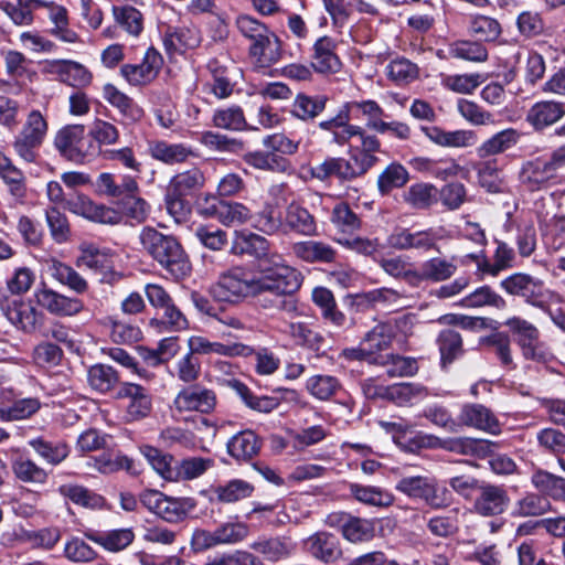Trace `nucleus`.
Segmentation results:
<instances>
[{"label": "nucleus", "mask_w": 565, "mask_h": 565, "mask_svg": "<svg viewBox=\"0 0 565 565\" xmlns=\"http://www.w3.org/2000/svg\"><path fill=\"white\" fill-rule=\"evenodd\" d=\"M301 284V274L289 266L264 269V275L259 278L243 267H233L218 277L211 291L220 301L235 302L263 291H297Z\"/></svg>", "instance_id": "nucleus-1"}, {"label": "nucleus", "mask_w": 565, "mask_h": 565, "mask_svg": "<svg viewBox=\"0 0 565 565\" xmlns=\"http://www.w3.org/2000/svg\"><path fill=\"white\" fill-rule=\"evenodd\" d=\"M139 242L142 252L174 278H182L190 273L188 255L175 236L145 226L140 231Z\"/></svg>", "instance_id": "nucleus-2"}, {"label": "nucleus", "mask_w": 565, "mask_h": 565, "mask_svg": "<svg viewBox=\"0 0 565 565\" xmlns=\"http://www.w3.org/2000/svg\"><path fill=\"white\" fill-rule=\"evenodd\" d=\"M235 26L248 44V55L254 64L267 68L279 62L281 57V41L269 26L246 13L238 14Z\"/></svg>", "instance_id": "nucleus-3"}, {"label": "nucleus", "mask_w": 565, "mask_h": 565, "mask_svg": "<svg viewBox=\"0 0 565 565\" xmlns=\"http://www.w3.org/2000/svg\"><path fill=\"white\" fill-rule=\"evenodd\" d=\"M140 501L150 512L170 523L183 521L196 505L191 498L168 497L157 490L142 492Z\"/></svg>", "instance_id": "nucleus-4"}, {"label": "nucleus", "mask_w": 565, "mask_h": 565, "mask_svg": "<svg viewBox=\"0 0 565 565\" xmlns=\"http://www.w3.org/2000/svg\"><path fill=\"white\" fill-rule=\"evenodd\" d=\"M500 287L508 295L520 297L533 307L546 310L551 292L544 282L529 274L515 273L500 281Z\"/></svg>", "instance_id": "nucleus-5"}, {"label": "nucleus", "mask_w": 565, "mask_h": 565, "mask_svg": "<svg viewBox=\"0 0 565 565\" xmlns=\"http://www.w3.org/2000/svg\"><path fill=\"white\" fill-rule=\"evenodd\" d=\"M54 145L62 156L76 163L90 160L99 151L98 147L85 137L83 125H71L61 129Z\"/></svg>", "instance_id": "nucleus-6"}, {"label": "nucleus", "mask_w": 565, "mask_h": 565, "mask_svg": "<svg viewBox=\"0 0 565 565\" xmlns=\"http://www.w3.org/2000/svg\"><path fill=\"white\" fill-rule=\"evenodd\" d=\"M395 489L412 499H420L433 508L448 504L447 489H440L437 481L428 476H408L398 480Z\"/></svg>", "instance_id": "nucleus-7"}, {"label": "nucleus", "mask_w": 565, "mask_h": 565, "mask_svg": "<svg viewBox=\"0 0 565 565\" xmlns=\"http://www.w3.org/2000/svg\"><path fill=\"white\" fill-rule=\"evenodd\" d=\"M504 324L514 335L522 354L526 360H544L543 344L540 341V331L531 322L520 317L509 318Z\"/></svg>", "instance_id": "nucleus-8"}, {"label": "nucleus", "mask_w": 565, "mask_h": 565, "mask_svg": "<svg viewBox=\"0 0 565 565\" xmlns=\"http://www.w3.org/2000/svg\"><path fill=\"white\" fill-rule=\"evenodd\" d=\"M234 250L239 254H248L263 264L264 269H273L281 264V256L277 253H271L268 241L255 233H238L234 242Z\"/></svg>", "instance_id": "nucleus-9"}, {"label": "nucleus", "mask_w": 565, "mask_h": 565, "mask_svg": "<svg viewBox=\"0 0 565 565\" xmlns=\"http://www.w3.org/2000/svg\"><path fill=\"white\" fill-rule=\"evenodd\" d=\"M34 297L40 307L56 317H73L84 310L81 299L60 294L45 284L35 290Z\"/></svg>", "instance_id": "nucleus-10"}, {"label": "nucleus", "mask_w": 565, "mask_h": 565, "mask_svg": "<svg viewBox=\"0 0 565 565\" xmlns=\"http://www.w3.org/2000/svg\"><path fill=\"white\" fill-rule=\"evenodd\" d=\"M458 423L494 436L502 431V424L497 415L487 406L478 403L465 404L458 415Z\"/></svg>", "instance_id": "nucleus-11"}, {"label": "nucleus", "mask_w": 565, "mask_h": 565, "mask_svg": "<svg viewBox=\"0 0 565 565\" xmlns=\"http://www.w3.org/2000/svg\"><path fill=\"white\" fill-rule=\"evenodd\" d=\"M115 397L129 401L126 406V415L130 420L145 418L151 412V396L148 390L139 384L122 382L116 391Z\"/></svg>", "instance_id": "nucleus-12"}, {"label": "nucleus", "mask_w": 565, "mask_h": 565, "mask_svg": "<svg viewBox=\"0 0 565 565\" xmlns=\"http://www.w3.org/2000/svg\"><path fill=\"white\" fill-rule=\"evenodd\" d=\"M188 347L194 354H217L227 358L252 356L254 348L241 342H214L202 335H192L188 340Z\"/></svg>", "instance_id": "nucleus-13"}, {"label": "nucleus", "mask_w": 565, "mask_h": 565, "mask_svg": "<svg viewBox=\"0 0 565 565\" xmlns=\"http://www.w3.org/2000/svg\"><path fill=\"white\" fill-rule=\"evenodd\" d=\"M162 63L161 54L149 47L141 64H125L120 68V74L131 85H143L156 78Z\"/></svg>", "instance_id": "nucleus-14"}, {"label": "nucleus", "mask_w": 565, "mask_h": 565, "mask_svg": "<svg viewBox=\"0 0 565 565\" xmlns=\"http://www.w3.org/2000/svg\"><path fill=\"white\" fill-rule=\"evenodd\" d=\"M557 177L548 159L535 158L524 162L519 173L521 184L531 192L547 186L551 180Z\"/></svg>", "instance_id": "nucleus-15"}, {"label": "nucleus", "mask_w": 565, "mask_h": 565, "mask_svg": "<svg viewBox=\"0 0 565 565\" xmlns=\"http://www.w3.org/2000/svg\"><path fill=\"white\" fill-rule=\"evenodd\" d=\"M510 502L507 490L502 486L481 484L473 508L477 513L484 516L501 514Z\"/></svg>", "instance_id": "nucleus-16"}, {"label": "nucleus", "mask_w": 565, "mask_h": 565, "mask_svg": "<svg viewBox=\"0 0 565 565\" xmlns=\"http://www.w3.org/2000/svg\"><path fill=\"white\" fill-rule=\"evenodd\" d=\"M215 393L200 385H192L182 390L174 399V405L180 412L196 411L210 413L215 407Z\"/></svg>", "instance_id": "nucleus-17"}, {"label": "nucleus", "mask_w": 565, "mask_h": 565, "mask_svg": "<svg viewBox=\"0 0 565 565\" xmlns=\"http://www.w3.org/2000/svg\"><path fill=\"white\" fill-rule=\"evenodd\" d=\"M337 43L330 36H320L312 45L311 67L318 73H337L341 62L335 53Z\"/></svg>", "instance_id": "nucleus-18"}, {"label": "nucleus", "mask_w": 565, "mask_h": 565, "mask_svg": "<svg viewBox=\"0 0 565 565\" xmlns=\"http://www.w3.org/2000/svg\"><path fill=\"white\" fill-rule=\"evenodd\" d=\"M396 322H381L367 331L362 341L371 355L373 363L377 364L381 361L380 352L387 350L396 335Z\"/></svg>", "instance_id": "nucleus-19"}, {"label": "nucleus", "mask_w": 565, "mask_h": 565, "mask_svg": "<svg viewBox=\"0 0 565 565\" xmlns=\"http://www.w3.org/2000/svg\"><path fill=\"white\" fill-rule=\"evenodd\" d=\"M305 546L312 557L323 563L335 562L342 555L338 537L328 532L312 534L306 540Z\"/></svg>", "instance_id": "nucleus-20"}, {"label": "nucleus", "mask_w": 565, "mask_h": 565, "mask_svg": "<svg viewBox=\"0 0 565 565\" xmlns=\"http://www.w3.org/2000/svg\"><path fill=\"white\" fill-rule=\"evenodd\" d=\"M70 205L72 212L93 222L115 225L121 221L119 212L103 204H97L86 196H78L76 200L71 201Z\"/></svg>", "instance_id": "nucleus-21"}, {"label": "nucleus", "mask_w": 565, "mask_h": 565, "mask_svg": "<svg viewBox=\"0 0 565 565\" xmlns=\"http://www.w3.org/2000/svg\"><path fill=\"white\" fill-rule=\"evenodd\" d=\"M424 135L435 145L447 148H467L477 143V135L472 130L447 131L438 126L422 127Z\"/></svg>", "instance_id": "nucleus-22"}, {"label": "nucleus", "mask_w": 565, "mask_h": 565, "mask_svg": "<svg viewBox=\"0 0 565 565\" xmlns=\"http://www.w3.org/2000/svg\"><path fill=\"white\" fill-rule=\"evenodd\" d=\"M38 7L47 9V17L52 23L50 29L51 35L64 43H75L78 41L77 33L70 28L68 11L65 7L43 0L38 1Z\"/></svg>", "instance_id": "nucleus-23"}, {"label": "nucleus", "mask_w": 565, "mask_h": 565, "mask_svg": "<svg viewBox=\"0 0 565 565\" xmlns=\"http://www.w3.org/2000/svg\"><path fill=\"white\" fill-rule=\"evenodd\" d=\"M388 245L399 250H429L436 246V236L431 230L411 232L402 228L388 236Z\"/></svg>", "instance_id": "nucleus-24"}, {"label": "nucleus", "mask_w": 565, "mask_h": 565, "mask_svg": "<svg viewBox=\"0 0 565 565\" xmlns=\"http://www.w3.org/2000/svg\"><path fill=\"white\" fill-rule=\"evenodd\" d=\"M76 265L96 273H107L114 267V254L108 248H99L94 244L83 243Z\"/></svg>", "instance_id": "nucleus-25"}, {"label": "nucleus", "mask_w": 565, "mask_h": 565, "mask_svg": "<svg viewBox=\"0 0 565 565\" xmlns=\"http://www.w3.org/2000/svg\"><path fill=\"white\" fill-rule=\"evenodd\" d=\"M3 312L8 320L24 332H32L38 323V310L21 298H13L3 308Z\"/></svg>", "instance_id": "nucleus-26"}, {"label": "nucleus", "mask_w": 565, "mask_h": 565, "mask_svg": "<svg viewBox=\"0 0 565 565\" xmlns=\"http://www.w3.org/2000/svg\"><path fill=\"white\" fill-rule=\"evenodd\" d=\"M227 452L237 461H250L258 455L262 440L249 429L242 430L227 441Z\"/></svg>", "instance_id": "nucleus-27"}, {"label": "nucleus", "mask_w": 565, "mask_h": 565, "mask_svg": "<svg viewBox=\"0 0 565 565\" xmlns=\"http://www.w3.org/2000/svg\"><path fill=\"white\" fill-rule=\"evenodd\" d=\"M87 384L99 394H108L119 388L121 382L117 370L110 365L97 363L87 370Z\"/></svg>", "instance_id": "nucleus-28"}, {"label": "nucleus", "mask_w": 565, "mask_h": 565, "mask_svg": "<svg viewBox=\"0 0 565 565\" xmlns=\"http://www.w3.org/2000/svg\"><path fill=\"white\" fill-rule=\"evenodd\" d=\"M328 97L326 95H307L299 93L296 95L290 113L305 122L315 121L326 109Z\"/></svg>", "instance_id": "nucleus-29"}, {"label": "nucleus", "mask_w": 565, "mask_h": 565, "mask_svg": "<svg viewBox=\"0 0 565 565\" xmlns=\"http://www.w3.org/2000/svg\"><path fill=\"white\" fill-rule=\"evenodd\" d=\"M103 95L113 107L119 110L126 122H137L143 117L142 108L113 84L104 86Z\"/></svg>", "instance_id": "nucleus-30"}, {"label": "nucleus", "mask_w": 565, "mask_h": 565, "mask_svg": "<svg viewBox=\"0 0 565 565\" xmlns=\"http://www.w3.org/2000/svg\"><path fill=\"white\" fill-rule=\"evenodd\" d=\"M552 511L550 500L539 492H526L515 500L511 509L512 518H540Z\"/></svg>", "instance_id": "nucleus-31"}, {"label": "nucleus", "mask_w": 565, "mask_h": 565, "mask_svg": "<svg viewBox=\"0 0 565 565\" xmlns=\"http://www.w3.org/2000/svg\"><path fill=\"white\" fill-rule=\"evenodd\" d=\"M349 491L354 500L364 505L388 508L394 503V495L381 487L352 482L349 484Z\"/></svg>", "instance_id": "nucleus-32"}, {"label": "nucleus", "mask_w": 565, "mask_h": 565, "mask_svg": "<svg viewBox=\"0 0 565 565\" xmlns=\"http://www.w3.org/2000/svg\"><path fill=\"white\" fill-rule=\"evenodd\" d=\"M86 537L109 552H120L128 547L135 540V533L130 527L108 531H95L86 534Z\"/></svg>", "instance_id": "nucleus-33"}, {"label": "nucleus", "mask_w": 565, "mask_h": 565, "mask_svg": "<svg viewBox=\"0 0 565 565\" xmlns=\"http://www.w3.org/2000/svg\"><path fill=\"white\" fill-rule=\"evenodd\" d=\"M280 331L292 339L297 345L308 350L319 352L324 347L326 340L323 335L310 328L306 322H289Z\"/></svg>", "instance_id": "nucleus-34"}, {"label": "nucleus", "mask_w": 565, "mask_h": 565, "mask_svg": "<svg viewBox=\"0 0 565 565\" xmlns=\"http://www.w3.org/2000/svg\"><path fill=\"white\" fill-rule=\"evenodd\" d=\"M311 299L319 307L322 318L334 327L341 328L347 322L345 315L338 309L337 301L331 290L326 287H316Z\"/></svg>", "instance_id": "nucleus-35"}, {"label": "nucleus", "mask_w": 565, "mask_h": 565, "mask_svg": "<svg viewBox=\"0 0 565 565\" xmlns=\"http://www.w3.org/2000/svg\"><path fill=\"white\" fill-rule=\"evenodd\" d=\"M294 254L307 263H332L335 259V249L320 241H305L292 246Z\"/></svg>", "instance_id": "nucleus-36"}, {"label": "nucleus", "mask_w": 565, "mask_h": 565, "mask_svg": "<svg viewBox=\"0 0 565 565\" xmlns=\"http://www.w3.org/2000/svg\"><path fill=\"white\" fill-rule=\"evenodd\" d=\"M531 483L547 499L565 502V478L537 469L531 476Z\"/></svg>", "instance_id": "nucleus-37"}, {"label": "nucleus", "mask_w": 565, "mask_h": 565, "mask_svg": "<svg viewBox=\"0 0 565 565\" xmlns=\"http://www.w3.org/2000/svg\"><path fill=\"white\" fill-rule=\"evenodd\" d=\"M443 367L454 363L465 353L463 341L460 333L454 329L441 330L436 339Z\"/></svg>", "instance_id": "nucleus-38"}, {"label": "nucleus", "mask_w": 565, "mask_h": 565, "mask_svg": "<svg viewBox=\"0 0 565 565\" xmlns=\"http://www.w3.org/2000/svg\"><path fill=\"white\" fill-rule=\"evenodd\" d=\"M150 326L158 332L181 331L188 328V320L173 300L169 301L150 320Z\"/></svg>", "instance_id": "nucleus-39"}, {"label": "nucleus", "mask_w": 565, "mask_h": 565, "mask_svg": "<svg viewBox=\"0 0 565 565\" xmlns=\"http://www.w3.org/2000/svg\"><path fill=\"white\" fill-rule=\"evenodd\" d=\"M564 105L556 102H540L531 107L527 121L537 130L553 125L564 115Z\"/></svg>", "instance_id": "nucleus-40"}, {"label": "nucleus", "mask_w": 565, "mask_h": 565, "mask_svg": "<svg viewBox=\"0 0 565 565\" xmlns=\"http://www.w3.org/2000/svg\"><path fill=\"white\" fill-rule=\"evenodd\" d=\"M200 39L195 31L189 28L168 26L163 34V45L169 55L183 53L199 45Z\"/></svg>", "instance_id": "nucleus-41"}, {"label": "nucleus", "mask_w": 565, "mask_h": 565, "mask_svg": "<svg viewBox=\"0 0 565 565\" xmlns=\"http://www.w3.org/2000/svg\"><path fill=\"white\" fill-rule=\"evenodd\" d=\"M521 134L514 128L503 129L483 141L478 148V156L486 158L512 149L520 140Z\"/></svg>", "instance_id": "nucleus-42"}, {"label": "nucleus", "mask_w": 565, "mask_h": 565, "mask_svg": "<svg viewBox=\"0 0 565 565\" xmlns=\"http://www.w3.org/2000/svg\"><path fill=\"white\" fill-rule=\"evenodd\" d=\"M87 466L103 475H110L120 470L136 473L132 459L115 451L103 452L99 456L90 457L87 461Z\"/></svg>", "instance_id": "nucleus-43"}, {"label": "nucleus", "mask_w": 565, "mask_h": 565, "mask_svg": "<svg viewBox=\"0 0 565 565\" xmlns=\"http://www.w3.org/2000/svg\"><path fill=\"white\" fill-rule=\"evenodd\" d=\"M149 152L151 157L167 164L181 163L193 154L191 148L183 143H169L164 140L150 142Z\"/></svg>", "instance_id": "nucleus-44"}, {"label": "nucleus", "mask_w": 565, "mask_h": 565, "mask_svg": "<svg viewBox=\"0 0 565 565\" xmlns=\"http://www.w3.org/2000/svg\"><path fill=\"white\" fill-rule=\"evenodd\" d=\"M205 184V177L201 169L193 167L173 175L167 186L168 190L186 196L202 189Z\"/></svg>", "instance_id": "nucleus-45"}, {"label": "nucleus", "mask_w": 565, "mask_h": 565, "mask_svg": "<svg viewBox=\"0 0 565 565\" xmlns=\"http://www.w3.org/2000/svg\"><path fill=\"white\" fill-rule=\"evenodd\" d=\"M252 548L269 562H279L294 553L295 545L286 537H271L253 543Z\"/></svg>", "instance_id": "nucleus-46"}, {"label": "nucleus", "mask_w": 565, "mask_h": 565, "mask_svg": "<svg viewBox=\"0 0 565 565\" xmlns=\"http://www.w3.org/2000/svg\"><path fill=\"white\" fill-rule=\"evenodd\" d=\"M457 271V266L441 257H433L425 260L417 270L418 284L425 280L439 282L449 279Z\"/></svg>", "instance_id": "nucleus-47"}, {"label": "nucleus", "mask_w": 565, "mask_h": 565, "mask_svg": "<svg viewBox=\"0 0 565 565\" xmlns=\"http://www.w3.org/2000/svg\"><path fill=\"white\" fill-rule=\"evenodd\" d=\"M459 305L463 308H481L488 306L501 310L507 307V301L490 286L483 285L463 297Z\"/></svg>", "instance_id": "nucleus-48"}, {"label": "nucleus", "mask_w": 565, "mask_h": 565, "mask_svg": "<svg viewBox=\"0 0 565 565\" xmlns=\"http://www.w3.org/2000/svg\"><path fill=\"white\" fill-rule=\"evenodd\" d=\"M113 17L116 23L132 36H138L143 30L142 13L131 4L114 6Z\"/></svg>", "instance_id": "nucleus-49"}, {"label": "nucleus", "mask_w": 565, "mask_h": 565, "mask_svg": "<svg viewBox=\"0 0 565 565\" xmlns=\"http://www.w3.org/2000/svg\"><path fill=\"white\" fill-rule=\"evenodd\" d=\"M51 273L53 278L78 295L88 290V282L67 264L54 260L51 266Z\"/></svg>", "instance_id": "nucleus-50"}, {"label": "nucleus", "mask_w": 565, "mask_h": 565, "mask_svg": "<svg viewBox=\"0 0 565 565\" xmlns=\"http://www.w3.org/2000/svg\"><path fill=\"white\" fill-rule=\"evenodd\" d=\"M252 217V210L243 203L224 200L217 221L224 226L234 227L249 223Z\"/></svg>", "instance_id": "nucleus-51"}, {"label": "nucleus", "mask_w": 565, "mask_h": 565, "mask_svg": "<svg viewBox=\"0 0 565 565\" xmlns=\"http://www.w3.org/2000/svg\"><path fill=\"white\" fill-rule=\"evenodd\" d=\"M341 388L339 380L328 374L310 376L306 382V390L309 394L319 399L328 401Z\"/></svg>", "instance_id": "nucleus-52"}, {"label": "nucleus", "mask_w": 565, "mask_h": 565, "mask_svg": "<svg viewBox=\"0 0 565 565\" xmlns=\"http://www.w3.org/2000/svg\"><path fill=\"white\" fill-rule=\"evenodd\" d=\"M212 124L216 128L232 131H242L247 126L243 109L236 105L216 109L212 117Z\"/></svg>", "instance_id": "nucleus-53"}, {"label": "nucleus", "mask_w": 565, "mask_h": 565, "mask_svg": "<svg viewBox=\"0 0 565 565\" xmlns=\"http://www.w3.org/2000/svg\"><path fill=\"white\" fill-rule=\"evenodd\" d=\"M375 535V525L372 520L351 515L343 525L342 536L351 543L371 541Z\"/></svg>", "instance_id": "nucleus-54"}, {"label": "nucleus", "mask_w": 565, "mask_h": 565, "mask_svg": "<svg viewBox=\"0 0 565 565\" xmlns=\"http://www.w3.org/2000/svg\"><path fill=\"white\" fill-rule=\"evenodd\" d=\"M408 171L397 162L388 164L377 178V188L382 194H388L393 189L404 186L408 181Z\"/></svg>", "instance_id": "nucleus-55"}, {"label": "nucleus", "mask_w": 565, "mask_h": 565, "mask_svg": "<svg viewBox=\"0 0 565 565\" xmlns=\"http://www.w3.org/2000/svg\"><path fill=\"white\" fill-rule=\"evenodd\" d=\"M312 175L321 181L332 177L344 181L352 180L347 159L344 158H327L312 168Z\"/></svg>", "instance_id": "nucleus-56"}, {"label": "nucleus", "mask_w": 565, "mask_h": 565, "mask_svg": "<svg viewBox=\"0 0 565 565\" xmlns=\"http://www.w3.org/2000/svg\"><path fill=\"white\" fill-rule=\"evenodd\" d=\"M286 224L294 231L312 235L316 232V222L313 216L305 207L291 203L286 211Z\"/></svg>", "instance_id": "nucleus-57"}, {"label": "nucleus", "mask_w": 565, "mask_h": 565, "mask_svg": "<svg viewBox=\"0 0 565 565\" xmlns=\"http://www.w3.org/2000/svg\"><path fill=\"white\" fill-rule=\"evenodd\" d=\"M377 364L386 369V373L390 377L413 376L418 371L416 359L398 354H388L381 358Z\"/></svg>", "instance_id": "nucleus-58"}, {"label": "nucleus", "mask_w": 565, "mask_h": 565, "mask_svg": "<svg viewBox=\"0 0 565 565\" xmlns=\"http://www.w3.org/2000/svg\"><path fill=\"white\" fill-rule=\"evenodd\" d=\"M254 487L242 479H233L225 484L217 486L214 490L218 501L233 503L252 495Z\"/></svg>", "instance_id": "nucleus-59"}, {"label": "nucleus", "mask_w": 565, "mask_h": 565, "mask_svg": "<svg viewBox=\"0 0 565 565\" xmlns=\"http://www.w3.org/2000/svg\"><path fill=\"white\" fill-rule=\"evenodd\" d=\"M29 445L51 465H58L68 456V447L64 443H51L43 438L29 440Z\"/></svg>", "instance_id": "nucleus-60"}, {"label": "nucleus", "mask_w": 565, "mask_h": 565, "mask_svg": "<svg viewBox=\"0 0 565 565\" xmlns=\"http://www.w3.org/2000/svg\"><path fill=\"white\" fill-rule=\"evenodd\" d=\"M200 141L211 150L221 152L239 153L244 150V142L236 138H230L226 135L214 131H204Z\"/></svg>", "instance_id": "nucleus-61"}, {"label": "nucleus", "mask_w": 565, "mask_h": 565, "mask_svg": "<svg viewBox=\"0 0 565 565\" xmlns=\"http://www.w3.org/2000/svg\"><path fill=\"white\" fill-rule=\"evenodd\" d=\"M142 452L147 461L158 475L168 481L177 480V468H173L171 465L173 461L171 456L164 455L153 447H145Z\"/></svg>", "instance_id": "nucleus-62"}, {"label": "nucleus", "mask_w": 565, "mask_h": 565, "mask_svg": "<svg viewBox=\"0 0 565 565\" xmlns=\"http://www.w3.org/2000/svg\"><path fill=\"white\" fill-rule=\"evenodd\" d=\"M437 189L433 184L416 183L408 188L404 198L415 209H427L436 201Z\"/></svg>", "instance_id": "nucleus-63"}, {"label": "nucleus", "mask_w": 565, "mask_h": 565, "mask_svg": "<svg viewBox=\"0 0 565 565\" xmlns=\"http://www.w3.org/2000/svg\"><path fill=\"white\" fill-rule=\"evenodd\" d=\"M449 54L456 58L477 63L488 60V51L480 42L457 41L450 45Z\"/></svg>", "instance_id": "nucleus-64"}]
</instances>
